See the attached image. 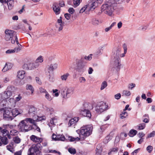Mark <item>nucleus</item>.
Here are the masks:
<instances>
[{
    "label": "nucleus",
    "mask_w": 155,
    "mask_h": 155,
    "mask_svg": "<svg viewBox=\"0 0 155 155\" xmlns=\"http://www.w3.org/2000/svg\"><path fill=\"white\" fill-rule=\"evenodd\" d=\"M0 111L3 113V116H7L10 115L11 113L10 111L8 110V108H2L1 109Z\"/></svg>",
    "instance_id": "obj_17"
},
{
    "label": "nucleus",
    "mask_w": 155,
    "mask_h": 155,
    "mask_svg": "<svg viewBox=\"0 0 155 155\" xmlns=\"http://www.w3.org/2000/svg\"><path fill=\"white\" fill-rule=\"evenodd\" d=\"M43 61V59L41 56H39L34 62L35 64H37L36 67L38 68L40 65V63Z\"/></svg>",
    "instance_id": "obj_22"
},
{
    "label": "nucleus",
    "mask_w": 155,
    "mask_h": 155,
    "mask_svg": "<svg viewBox=\"0 0 155 155\" xmlns=\"http://www.w3.org/2000/svg\"><path fill=\"white\" fill-rule=\"evenodd\" d=\"M84 108L81 109L79 111L80 115L83 116H91L92 115L90 110L93 109V107L91 104L86 103L84 104Z\"/></svg>",
    "instance_id": "obj_4"
},
{
    "label": "nucleus",
    "mask_w": 155,
    "mask_h": 155,
    "mask_svg": "<svg viewBox=\"0 0 155 155\" xmlns=\"http://www.w3.org/2000/svg\"><path fill=\"white\" fill-rule=\"evenodd\" d=\"M86 79L82 77H81L79 78V81L80 83H84L86 81Z\"/></svg>",
    "instance_id": "obj_50"
},
{
    "label": "nucleus",
    "mask_w": 155,
    "mask_h": 155,
    "mask_svg": "<svg viewBox=\"0 0 155 155\" xmlns=\"http://www.w3.org/2000/svg\"><path fill=\"white\" fill-rule=\"evenodd\" d=\"M75 69L77 71L83 73L85 70V63L83 58L76 59L75 60Z\"/></svg>",
    "instance_id": "obj_3"
},
{
    "label": "nucleus",
    "mask_w": 155,
    "mask_h": 155,
    "mask_svg": "<svg viewBox=\"0 0 155 155\" xmlns=\"http://www.w3.org/2000/svg\"><path fill=\"white\" fill-rule=\"evenodd\" d=\"M107 85V84L106 81H104L101 84L100 89L101 90H102L106 88Z\"/></svg>",
    "instance_id": "obj_38"
},
{
    "label": "nucleus",
    "mask_w": 155,
    "mask_h": 155,
    "mask_svg": "<svg viewBox=\"0 0 155 155\" xmlns=\"http://www.w3.org/2000/svg\"><path fill=\"white\" fill-rule=\"evenodd\" d=\"M30 139L33 141L35 142L41 143L42 140L41 138L38 137L34 135H32L30 137Z\"/></svg>",
    "instance_id": "obj_19"
},
{
    "label": "nucleus",
    "mask_w": 155,
    "mask_h": 155,
    "mask_svg": "<svg viewBox=\"0 0 155 155\" xmlns=\"http://www.w3.org/2000/svg\"><path fill=\"white\" fill-rule=\"evenodd\" d=\"M35 80L37 84L40 85H41L42 84V81L39 77H36L35 78Z\"/></svg>",
    "instance_id": "obj_47"
},
{
    "label": "nucleus",
    "mask_w": 155,
    "mask_h": 155,
    "mask_svg": "<svg viewBox=\"0 0 155 155\" xmlns=\"http://www.w3.org/2000/svg\"><path fill=\"white\" fill-rule=\"evenodd\" d=\"M53 9L56 15H58L60 12V8L57 4L54 3L53 5Z\"/></svg>",
    "instance_id": "obj_18"
},
{
    "label": "nucleus",
    "mask_w": 155,
    "mask_h": 155,
    "mask_svg": "<svg viewBox=\"0 0 155 155\" xmlns=\"http://www.w3.org/2000/svg\"><path fill=\"white\" fill-rule=\"evenodd\" d=\"M5 39L7 41H10L11 43H15L14 38L17 35L16 33L13 31L6 29L5 31Z\"/></svg>",
    "instance_id": "obj_5"
},
{
    "label": "nucleus",
    "mask_w": 155,
    "mask_h": 155,
    "mask_svg": "<svg viewBox=\"0 0 155 155\" xmlns=\"http://www.w3.org/2000/svg\"><path fill=\"white\" fill-rule=\"evenodd\" d=\"M103 47L101 48H99L98 49L97 51L95 53V54L97 55H100L102 53V52L103 51Z\"/></svg>",
    "instance_id": "obj_49"
},
{
    "label": "nucleus",
    "mask_w": 155,
    "mask_h": 155,
    "mask_svg": "<svg viewBox=\"0 0 155 155\" xmlns=\"http://www.w3.org/2000/svg\"><path fill=\"white\" fill-rule=\"evenodd\" d=\"M11 113L13 115L16 116L19 115H21V114L22 113V111L20 110L15 108L13 110L12 112Z\"/></svg>",
    "instance_id": "obj_25"
},
{
    "label": "nucleus",
    "mask_w": 155,
    "mask_h": 155,
    "mask_svg": "<svg viewBox=\"0 0 155 155\" xmlns=\"http://www.w3.org/2000/svg\"><path fill=\"white\" fill-rule=\"evenodd\" d=\"M112 64L116 71H120L121 65L120 58H112Z\"/></svg>",
    "instance_id": "obj_10"
},
{
    "label": "nucleus",
    "mask_w": 155,
    "mask_h": 155,
    "mask_svg": "<svg viewBox=\"0 0 155 155\" xmlns=\"http://www.w3.org/2000/svg\"><path fill=\"white\" fill-rule=\"evenodd\" d=\"M45 117H38V118L36 120H34L35 121V123H36V122L45 120ZM36 125V124H35V125Z\"/></svg>",
    "instance_id": "obj_55"
},
{
    "label": "nucleus",
    "mask_w": 155,
    "mask_h": 155,
    "mask_svg": "<svg viewBox=\"0 0 155 155\" xmlns=\"http://www.w3.org/2000/svg\"><path fill=\"white\" fill-rule=\"evenodd\" d=\"M115 0H106L105 4L110 5L114 7L115 5Z\"/></svg>",
    "instance_id": "obj_28"
},
{
    "label": "nucleus",
    "mask_w": 155,
    "mask_h": 155,
    "mask_svg": "<svg viewBox=\"0 0 155 155\" xmlns=\"http://www.w3.org/2000/svg\"><path fill=\"white\" fill-rule=\"evenodd\" d=\"M108 107V106L107 104L101 102L96 107L95 110L98 113H100L107 109Z\"/></svg>",
    "instance_id": "obj_8"
},
{
    "label": "nucleus",
    "mask_w": 155,
    "mask_h": 155,
    "mask_svg": "<svg viewBox=\"0 0 155 155\" xmlns=\"http://www.w3.org/2000/svg\"><path fill=\"white\" fill-rule=\"evenodd\" d=\"M147 27L146 25H142L139 28V29L140 30L143 31H145L147 30Z\"/></svg>",
    "instance_id": "obj_48"
},
{
    "label": "nucleus",
    "mask_w": 155,
    "mask_h": 155,
    "mask_svg": "<svg viewBox=\"0 0 155 155\" xmlns=\"http://www.w3.org/2000/svg\"><path fill=\"white\" fill-rule=\"evenodd\" d=\"M78 117H74L71 118L69 120L68 124V126H70L72 124L76 123L78 122Z\"/></svg>",
    "instance_id": "obj_20"
},
{
    "label": "nucleus",
    "mask_w": 155,
    "mask_h": 155,
    "mask_svg": "<svg viewBox=\"0 0 155 155\" xmlns=\"http://www.w3.org/2000/svg\"><path fill=\"white\" fill-rule=\"evenodd\" d=\"M22 48V47H21L20 46H18V47H15V48L14 51H15V53H18L20 51L21 49Z\"/></svg>",
    "instance_id": "obj_52"
},
{
    "label": "nucleus",
    "mask_w": 155,
    "mask_h": 155,
    "mask_svg": "<svg viewBox=\"0 0 155 155\" xmlns=\"http://www.w3.org/2000/svg\"><path fill=\"white\" fill-rule=\"evenodd\" d=\"M74 91V88L72 87L68 88L67 87H65L61 89V94L63 98L67 99L70 97L73 94Z\"/></svg>",
    "instance_id": "obj_7"
},
{
    "label": "nucleus",
    "mask_w": 155,
    "mask_h": 155,
    "mask_svg": "<svg viewBox=\"0 0 155 155\" xmlns=\"http://www.w3.org/2000/svg\"><path fill=\"white\" fill-rule=\"evenodd\" d=\"M137 132L136 130L134 129H132L130 130L128 134L130 137H132L135 135L137 134Z\"/></svg>",
    "instance_id": "obj_31"
},
{
    "label": "nucleus",
    "mask_w": 155,
    "mask_h": 155,
    "mask_svg": "<svg viewBox=\"0 0 155 155\" xmlns=\"http://www.w3.org/2000/svg\"><path fill=\"white\" fill-rule=\"evenodd\" d=\"M25 72L23 70L18 71L17 73V77L20 79H23L25 76Z\"/></svg>",
    "instance_id": "obj_21"
},
{
    "label": "nucleus",
    "mask_w": 155,
    "mask_h": 155,
    "mask_svg": "<svg viewBox=\"0 0 155 155\" xmlns=\"http://www.w3.org/2000/svg\"><path fill=\"white\" fill-rule=\"evenodd\" d=\"M71 16V15L68 13L64 14V17L67 20H69L70 19Z\"/></svg>",
    "instance_id": "obj_63"
},
{
    "label": "nucleus",
    "mask_w": 155,
    "mask_h": 155,
    "mask_svg": "<svg viewBox=\"0 0 155 155\" xmlns=\"http://www.w3.org/2000/svg\"><path fill=\"white\" fill-rule=\"evenodd\" d=\"M93 127L91 125H87L84 126L81 128V130L80 137H77L76 138L69 136L68 137V140L70 141H77L81 139V140H84L86 137L89 136L91 133Z\"/></svg>",
    "instance_id": "obj_1"
},
{
    "label": "nucleus",
    "mask_w": 155,
    "mask_h": 155,
    "mask_svg": "<svg viewBox=\"0 0 155 155\" xmlns=\"http://www.w3.org/2000/svg\"><path fill=\"white\" fill-rule=\"evenodd\" d=\"M81 2V0H74L73 3L74 7H76L79 5Z\"/></svg>",
    "instance_id": "obj_45"
},
{
    "label": "nucleus",
    "mask_w": 155,
    "mask_h": 155,
    "mask_svg": "<svg viewBox=\"0 0 155 155\" xmlns=\"http://www.w3.org/2000/svg\"><path fill=\"white\" fill-rule=\"evenodd\" d=\"M13 140L16 143H19L21 141L20 139L17 136H16L14 137Z\"/></svg>",
    "instance_id": "obj_42"
},
{
    "label": "nucleus",
    "mask_w": 155,
    "mask_h": 155,
    "mask_svg": "<svg viewBox=\"0 0 155 155\" xmlns=\"http://www.w3.org/2000/svg\"><path fill=\"white\" fill-rule=\"evenodd\" d=\"M92 55V54H90L87 56H85L84 57V58H83L84 59V60L85 59V60H88V61L91 60L92 59V57H91Z\"/></svg>",
    "instance_id": "obj_58"
},
{
    "label": "nucleus",
    "mask_w": 155,
    "mask_h": 155,
    "mask_svg": "<svg viewBox=\"0 0 155 155\" xmlns=\"http://www.w3.org/2000/svg\"><path fill=\"white\" fill-rule=\"evenodd\" d=\"M131 95V92L130 91L124 90L123 91L122 93V96H130Z\"/></svg>",
    "instance_id": "obj_34"
},
{
    "label": "nucleus",
    "mask_w": 155,
    "mask_h": 155,
    "mask_svg": "<svg viewBox=\"0 0 155 155\" xmlns=\"http://www.w3.org/2000/svg\"><path fill=\"white\" fill-rule=\"evenodd\" d=\"M135 86V84L133 83H131L128 85V87L129 89L132 90Z\"/></svg>",
    "instance_id": "obj_62"
},
{
    "label": "nucleus",
    "mask_w": 155,
    "mask_h": 155,
    "mask_svg": "<svg viewBox=\"0 0 155 155\" xmlns=\"http://www.w3.org/2000/svg\"><path fill=\"white\" fill-rule=\"evenodd\" d=\"M121 97V95L119 93H118L114 95L115 98L117 99L118 100L120 99Z\"/></svg>",
    "instance_id": "obj_64"
},
{
    "label": "nucleus",
    "mask_w": 155,
    "mask_h": 155,
    "mask_svg": "<svg viewBox=\"0 0 155 155\" xmlns=\"http://www.w3.org/2000/svg\"><path fill=\"white\" fill-rule=\"evenodd\" d=\"M22 98V97L20 94H19L18 96L15 98V103L19 101Z\"/></svg>",
    "instance_id": "obj_57"
},
{
    "label": "nucleus",
    "mask_w": 155,
    "mask_h": 155,
    "mask_svg": "<svg viewBox=\"0 0 155 155\" xmlns=\"http://www.w3.org/2000/svg\"><path fill=\"white\" fill-rule=\"evenodd\" d=\"M121 49L119 47H117L113 50V58H120V54L121 53Z\"/></svg>",
    "instance_id": "obj_15"
},
{
    "label": "nucleus",
    "mask_w": 155,
    "mask_h": 155,
    "mask_svg": "<svg viewBox=\"0 0 155 155\" xmlns=\"http://www.w3.org/2000/svg\"><path fill=\"white\" fill-rule=\"evenodd\" d=\"M8 101L11 104H13L15 103V100L13 98H10L9 99Z\"/></svg>",
    "instance_id": "obj_61"
},
{
    "label": "nucleus",
    "mask_w": 155,
    "mask_h": 155,
    "mask_svg": "<svg viewBox=\"0 0 155 155\" xmlns=\"http://www.w3.org/2000/svg\"><path fill=\"white\" fill-rule=\"evenodd\" d=\"M35 108L33 106H30L29 107L28 113L30 114V115L33 116L34 114V112L35 110Z\"/></svg>",
    "instance_id": "obj_26"
},
{
    "label": "nucleus",
    "mask_w": 155,
    "mask_h": 155,
    "mask_svg": "<svg viewBox=\"0 0 155 155\" xmlns=\"http://www.w3.org/2000/svg\"><path fill=\"white\" fill-rule=\"evenodd\" d=\"M153 148L152 146L149 145L147 147L146 150L149 153H150L152 151Z\"/></svg>",
    "instance_id": "obj_54"
},
{
    "label": "nucleus",
    "mask_w": 155,
    "mask_h": 155,
    "mask_svg": "<svg viewBox=\"0 0 155 155\" xmlns=\"http://www.w3.org/2000/svg\"><path fill=\"white\" fill-rule=\"evenodd\" d=\"M12 66V64L10 63H6L5 66L3 68L2 71L4 72H5L11 69Z\"/></svg>",
    "instance_id": "obj_23"
},
{
    "label": "nucleus",
    "mask_w": 155,
    "mask_h": 155,
    "mask_svg": "<svg viewBox=\"0 0 155 155\" xmlns=\"http://www.w3.org/2000/svg\"><path fill=\"white\" fill-rule=\"evenodd\" d=\"M37 64H35L34 62H32L28 61L24 63L22 66V68L26 70H32L37 68Z\"/></svg>",
    "instance_id": "obj_9"
},
{
    "label": "nucleus",
    "mask_w": 155,
    "mask_h": 155,
    "mask_svg": "<svg viewBox=\"0 0 155 155\" xmlns=\"http://www.w3.org/2000/svg\"><path fill=\"white\" fill-rule=\"evenodd\" d=\"M10 134L12 136H15L18 134V132L15 129H12L10 131Z\"/></svg>",
    "instance_id": "obj_39"
},
{
    "label": "nucleus",
    "mask_w": 155,
    "mask_h": 155,
    "mask_svg": "<svg viewBox=\"0 0 155 155\" xmlns=\"http://www.w3.org/2000/svg\"><path fill=\"white\" fill-rule=\"evenodd\" d=\"M26 89L27 90H29L31 92V94L32 95L34 91V89L33 86L29 84H27L26 86Z\"/></svg>",
    "instance_id": "obj_30"
},
{
    "label": "nucleus",
    "mask_w": 155,
    "mask_h": 155,
    "mask_svg": "<svg viewBox=\"0 0 155 155\" xmlns=\"http://www.w3.org/2000/svg\"><path fill=\"white\" fill-rule=\"evenodd\" d=\"M8 133H9L8 131L6 129L2 130L0 133L1 134H2V135H4L7 134Z\"/></svg>",
    "instance_id": "obj_53"
},
{
    "label": "nucleus",
    "mask_w": 155,
    "mask_h": 155,
    "mask_svg": "<svg viewBox=\"0 0 155 155\" xmlns=\"http://www.w3.org/2000/svg\"><path fill=\"white\" fill-rule=\"evenodd\" d=\"M45 96L46 99L49 101H51L52 99V97H51L48 92L45 94Z\"/></svg>",
    "instance_id": "obj_36"
},
{
    "label": "nucleus",
    "mask_w": 155,
    "mask_h": 155,
    "mask_svg": "<svg viewBox=\"0 0 155 155\" xmlns=\"http://www.w3.org/2000/svg\"><path fill=\"white\" fill-rule=\"evenodd\" d=\"M13 147V145L12 143L10 144L9 145L7 146V149L10 151H12Z\"/></svg>",
    "instance_id": "obj_59"
},
{
    "label": "nucleus",
    "mask_w": 155,
    "mask_h": 155,
    "mask_svg": "<svg viewBox=\"0 0 155 155\" xmlns=\"http://www.w3.org/2000/svg\"><path fill=\"white\" fill-rule=\"evenodd\" d=\"M85 11L86 13L89 12L88 9H87V7L86 6V5L81 9L80 11V13H82Z\"/></svg>",
    "instance_id": "obj_40"
},
{
    "label": "nucleus",
    "mask_w": 155,
    "mask_h": 155,
    "mask_svg": "<svg viewBox=\"0 0 155 155\" xmlns=\"http://www.w3.org/2000/svg\"><path fill=\"white\" fill-rule=\"evenodd\" d=\"M69 75V73H67L61 76V79L62 81H66Z\"/></svg>",
    "instance_id": "obj_35"
},
{
    "label": "nucleus",
    "mask_w": 155,
    "mask_h": 155,
    "mask_svg": "<svg viewBox=\"0 0 155 155\" xmlns=\"http://www.w3.org/2000/svg\"><path fill=\"white\" fill-rule=\"evenodd\" d=\"M39 91L41 93H45V94L47 91L42 87H40L39 88Z\"/></svg>",
    "instance_id": "obj_46"
},
{
    "label": "nucleus",
    "mask_w": 155,
    "mask_h": 155,
    "mask_svg": "<svg viewBox=\"0 0 155 155\" xmlns=\"http://www.w3.org/2000/svg\"><path fill=\"white\" fill-rule=\"evenodd\" d=\"M58 64L56 63L51 62L48 63L46 67L48 72H53L54 70L58 68Z\"/></svg>",
    "instance_id": "obj_12"
},
{
    "label": "nucleus",
    "mask_w": 155,
    "mask_h": 155,
    "mask_svg": "<svg viewBox=\"0 0 155 155\" xmlns=\"http://www.w3.org/2000/svg\"><path fill=\"white\" fill-rule=\"evenodd\" d=\"M98 5V2L94 0L89 1L87 4L86 5L87 9L89 11L94 10Z\"/></svg>",
    "instance_id": "obj_13"
},
{
    "label": "nucleus",
    "mask_w": 155,
    "mask_h": 155,
    "mask_svg": "<svg viewBox=\"0 0 155 155\" xmlns=\"http://www.w3.org/2000/svg\"><path fill=\"white\" fill-rule=\"evenodd\" d=\"M14 1L13 0H7V4L8 6V9H12L13 6Z\"/></svg>",
    "instance_id": "obj_29"
},
{
    "label": "nucleus",
    "mask_w": 155,
    "mask_h": 155,
    "mask_svg": "<svg viewBox=\"0 0 155 155\" xmlns=\"http://www.w3.org/2000/svg\"><path fill=\"white\" fill-rule=\"evenodd\" d=\"M2 142L5 145L7 144L8 143V139L5 137H1V139H0Z\"/></svg>",
    "instance_id": "obj_41"
},
{
    "label": "nucleus",
    "mask_w": 155,
    "mask_h": 155,
    "mask_svg": "<svg viewBox=\"0 0 155 155\" xmlns=\"http://www.w3.org/2000/svg\"><path fill=\"white\" fill-rule=\"evenodd\" d=\"M28 155H40V151L36 146L31 147L28 150Z\"/></svg>",
    "instance_id": "obj_11"
},
{
    "label": "nucleus",
    "mask_w": 155,
    "mask_h": 155,
    "mask_svg": "<svg viewBox=\"0 0 155 155\" xmlns=\"http://www.w3.org/2000/svg\"><path fill=\"white\" fill-rule=\"evenodd\" d=\"M118 150V148H113L110 150V151L108 153V155H111L112 152H116Z\"/></svg>",
    "instance_id": "obj_44"
},
{
    "label": "nucleus",
    "mask_w": 155,
    "mask_h": 155,
    "mask_svg": "<svg viewBox=\"0 0 155 155\" xmlns=\"http://www.w3.org/2000/svg\"><path fill=\"white\" fill-rule=\"evenodd\" d=\"M92 23L94 25H97L101 23L102 21L101 20H99L96 18H93L91 21Z\"/></svg>",
    "instance_id": "obj_27"
},
{
    "label": "nucleus",
    "mask_w": 155,
    "mask_h": 155,
    "mask_svg": "<svg viewBox=\"0 0 155 155\" xmlns=\"http://www.w3.org/2000/svg\"><path fill=\"white\" fill-rule=\"evenodd\" d=\"M35 126V121L30 118H27L25 120L21 121L18 125V127L21 131L22 132H27L31 129V127L29 125L28 122Z\"/></svg>",
    "instance_id": "obj_2"
},
{
    "label": "nucleus",
    "mask_w": 155,
    "mask_h": 155,
    "mask_svg": "<svg viewBox=\"0 0 155 155\" xmlns=\"http://www.w3.org/2000/svg\"><path fill=\"white\" fill-rule=\"evenodd\" d=\"M68 151L71 154H75L76 153V151L74 148H70L68 149Z\"/></svg>",
    "instance_id": "obj_51"
},
{
    "label": "nucleus",
    "mask_w": 155,
    "mask_h": 155,
    "mask_svg": "<svg viewBox=\"0 0 155 155\" xmlns=\"http://www.w3.org/2000/svg\"><path fill=\"white\" fill-rule=\"evenodd\" d=\"M10 78L9 77L7 76L4 78L3 81L5 83H6L9 82L10 80Z\"/></svg>",
    "instance_id": "obj_56"
},
{
    "label": "nucleus",
    "mask_w": 155,
    "mask_h": 155,
    "mask_svg": "<svg viewBox=\"0 0 155 155\" xmlns=\"http://www.w3.org/2000/svg\"><path fill=\"white\" fill-rule=\"evenodd\" d=\"M129 107V105L128 104L126 106L125 109H124L123 111L120 114L121 116H124V115L126 116H127V113L125 111Z\"/></svg>",
    "instance_id": "obj_32"
},
{
    "label": "nucleus",
    "mask_w": 155,
    "mask_h": 155,
    "mask_svg": "<svg viewBox=\"0 0 155 155\" xmlns=\"http://www.w3.org/2000/svg\"><path fill=\"white\" fill-rule=\"evenodd\" d=\"M11 88V86L8 87L6 91L4 92L5 96L4 98L5 99H8L12 95V92L9 90V89Z\"/></svg>",
    "instance_id": "obj_16"
},
{
    "label": "nucleus",
    "mask_w": 155,
    "mask_h": 155,
    "mask_svg": "<svg viewBox=\"0 0 155 155\" xmlns=\"http://www.w3.org/2000/svg\"><path fill=\"white\" fill-rule=\"evenodd\" d=\"M111 139L110 136L108 135L105 137L104 142L105 143H107L109 141H110Z\"/></svg>",
    "instance_id": "obj_60"
},
{
    "label": "nucleus",
    "mask_w": 155,
    "mask_h": 155,
    "mask_svg": "<svg viewBox=\"0 0 155 155\" xmlns=\"http://www.w3.org/2000/svg\"><path fill=\"white\" fill-rule=\"evenodd\" d=\"M47 77L50 81L53 82L54 81L53 72H47Z\"/></svg>",
    "instance_id": "obj_24"
},
{
    "label": "nucleus",
    "mask_w": 155,
    "mask_h": 155,
    "mask_svg": "<svg viewBox=\"0 0 155 155\" xmlns=\"http://www.w3.org/2000/svg\"><path fill=\"white\" fill-rule=\"evenodd\" d=\"M57 140L64 141L65 140L64 136L62 135L58 134L57 135Z\"/></svg>",
    "instance_id": "obj_37"
},
{
    "label": "nucleus",
    "mask_w": 155,
    "mask_h": 155,
    "mask_svg": "<svg viewBox=\"0 0 155 155\" xmlns=\"http://www.w3.org/2000/svg\"><path fill=\"white\" fill-rule=\"evenodd\" d=\"M146 127V124L144 123L140 124L137 126V130H139L144 129Z\"/></svg>",
    "instance_id": "obj_33"
},
{
    "label": "nucleus",
    "mask_w": 155,
    "mask_h": 155,
    "mask_svg": "<svg viewBox=\"0 0 155 155\" xmlns=\"http://www.w3.org/2000/svg\"><path fill=\"white\" fill-rule=\"evenodd\" d=\"M114 6L105 3L101 6V11L108 15L111 16L114 11Z\"/></svg>",
    "instance_id": "obj_6"
},
{
    "label": "nucleus",
    "mask_w": 155,
    "mask_h": 155,
    "mask_svg": "<svg viewBox=\"0 0 155 155\" xmlns=\"http://www.w3.org/2000/svg\"><path fill=\"white\" fill-rule=\"evenodd\" d=\"M155 136V131H153L152 132L150 133L147 135L146 137L147 139L149 138L154 137Z\"/></svg>",
    "instance_id": "obj_43"
},
{
    "label": "nucleus",
    "mask_w": 155,
    "mask_h": 155,
    "mask_svg": "<svg viewBox=\"0 0 155 155\" xmlns=\"http://www.w3.org/2000/svg\"><path fill=\"white\" fill-rule=\"evenodd\" d=\"M62 18L60 16L57 19V22L56 24V27L59 31H61L63 29V27L64 26V23L62 21Z\"/></svg>",
    "instance_id": "obj_14"
}]
</instances>
